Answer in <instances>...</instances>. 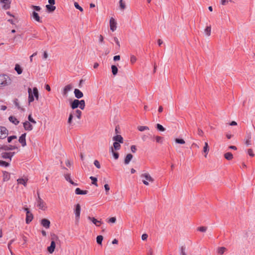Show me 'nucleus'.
Segmentation results:
<instances>
[{
    "instance_id": "1",
    "label": "nucleus",
    "mask_w": 255,
    "mask_h": 255,
    "mask_svg": "<svg viewBox=\"0 0 255 255\" xmlns=\"http://www.w3.org/2000/svg\"><path fill=\"white\" fill-rule=\"evenodd\" d=\"M28 103L30 104L31 102H33L34 100V97L36 100L38 101L39 100V93L38 91L37 88L34 87L33 88V90L32 91L30 88H28Z\"/></svg>"
},
{
    "instance_id": "2",
    "label": "nucleus",
    "mask_w": 255,
    "mask_h": 255,
    "mask_svg": "<svg viewBox=\"0 0 255 255\" xmlns=\"http://www.w3.org/2000/svg\"><path fill=\"white\" fill-rule=\"evenodd\" d=\"M71 107L72 109H76L78 107H79V108L81 110H84L85 107V102L84 100H74L71 103Z\"/></svg>"
},
{
    "instance_id": "3",
    "label": "nucleus",
    "mask_w": 255,
    "mask_h": 255,
    "mask_svg": "<svg viewBox=\"0 0 255 255\" xmlns=\"http://www.w3.org/2000/svg\"><path fill=\"white\" fill-rule=\"evenodd\" d=\"M140 177L142 178L143 183L145 185H148L149 182L152 183L154 181V179L147 172L141 174Z\"/></svg>"
},
{
    "instance_id": "4",
    "label": "nucleus",
    "mask_w": 255,
    "mask_h": 255,
    "mask_svg": "<svg viewBox=\"0 0 255 255\" xmlns=\"http://www.w3.org/2000/svg\"><path fill=\"white\" fill-rule=\"evenodd\" d=\"M82 112L79 110H76L73 111L69 115V118L68 120V123L69 125L72 124V119L74 116L76 117L78 119H80L81 118Z\"/></svg>"
},
{
    "instance_id": "5",
    "label": "nucleus",
    "mask_w": 255,
    "mask_h": 255,
    "mask_svg": "<svg viewBox=\"0 0 255 255\" xmlns=\"http://www.w3.org/2000/svg\"><path fill=\"white\" fill-rule=\"evenodd\" d=\"M58 240L59 238L57 235L55 234H53L52 235H51L52 241L51 242L50 246L49 247H48L47 249L49 253L52 254L54 252L56 247L55 241H57Z\"/></svg>"
},
{
    "instance_id": "6",
    "label": "nucleus",
    "mask_w": 255,
    "mask_h": 255,
    "mask_svg": "<svg viewBox=\"0 0 255 255\" xmlns=\"http://www.w3.org/2000/svg\"><path fill=\"white\" fill-rule=\"evenodd\" d=\"M36 205L39 209L43 211L46 210L47 208L46 203L41 198L38 193L36 199Z\"/></svg>"
},
{
    "instance_id": "7",
    "label": "nucleus",
    "mask_w": 255,
    "mask_h": 255,
    "mask_svg": "<svg viewBox=\"0 0 255 255\" xmlns=\"http://www.w3.org/2000/svg\"><path fill=\"white\" fill-rule=\"evenodd\" d=\"M10 81V79L7 75H0V87L7 86Z\"/></svg>"
},
{
    "instance_id": "8",
    "label": "nucleus",
    "mask_w": 255,
    "mask_h": 255,
    "mask_svg": "<svg viewBox=\"0 0 255 255\" xmlns=\"http://www.w3.org/2000/svg\"><path fill=\"white\" fill-rule=\"evenodd\" d=\"M81 213V206L79 204H77L75 205V209H74V213L75 215V219L76 221L78 222Z\"/></svg>"
},
{
    "instance_id": "9",
    "label": "nucleus",
    "mask_w": 255,
    "mask_h": 255,
    "mask_svg": "<svg viewBox=\"0 0 255 255\" xmlns=\"http://www.w3.org/2000/svg\"><path fill=\"white\" fill-rule=\"evenodd\" d=\"M8 134L7 129L3 127H0V138L3 139Z\"/></svg>"
},
{
    "instance_id": "10",
    "label": "nucleus",
    "mask_w": 255,
    "mask_h": 255,
    "mask_svg": "<svg viewBox=\"0 0 255 255\" xmlns=\"http://www.w3.org/2000/svg\"><path fill=\"white\" fill-rule=\"evenodd\" d=\"M117 22L116 20L113 18L111 17L110 19V29L112 31H115L117 29Z\"/></svg>"
},
{
    "instance_id": "11",
    "label": "nucleus",
    "mask_w": 255,
    "mask_h": 255,
    "mask_svg": "<svg viewBox=\"0 0 255 255\" xmlns=\"http://www.w3.org/2000/svg\"><path fill=\"white\" fill-rule=\"evenodd\" d=\"M0 2L2 4V7L3 9H7L10 7V0H0Z\"/></svg>"
},
{
    "instance_id": "12",
    "label": "nucleus",
    "mask_w": 255,
    "mask_h": 255,
    "mask_svg": "<svg viewBox=\"0 0 255 255\" xmlns=\"http://www.w3.org/2000/svg\"><path fill=\"white\" fill-rule=\"evenodd\" d=\"M23 128L25 130H28V131H31L33 129V126L30 124V122L28 121H25L23 123Z\"/></svg>"
},
{
    "instance_id": "13",
    "label": "nucleus",
    "mask_w": 255,
    "mask_h": 255,
    "mask_svg": "<svg viewBox=\"0 0 255 255\" xmlns=\"http://www.w3.org/2000/svg\"><path fill=\"white\" fill-rule=\"evenodd\" d=\"M87 218L89 220L91 221L94 225H95L97 227L100 226V225L102 224L101 221L98 220L97 219H95L94 217L88 216Z\"/></svg>"
},
{
    "instance_id": "14",
    "label": "nucleus",
    "mask_w": 255,
    "mask_h": 255,
    "mask_svg": "<svg viewBox=\"0 0 255 255\" xmlns=\"http://www.w3.org/2000/svg\"><path fill=\"white\" fill-rule=\"evenodd\" d=\"M26 133L22 134L19 137L18 141L21 144V145L24 147L26 145Z\"/></svg>"
},
{
    "instance_id": "15",
    "label": "nucleus",
    "mask_w": 255,
    "mask_h": 255,
    "mask_svg": "<svg viewBox=\"0 0 255 255\" xmlns=\"http://www.w3.org/2000/svg\"><path fill=\"white\" fill-rule=\"evenodd\" d=\"M72 88H73L72 85L71 84L66 85L64 88L63 90V95L67 97L68 92L72 90Z\"/></svg>"
},
{
    "instance_id": "16",
    "label": "nucleus",
    "mask_w": 255,
    "mask_h": 255,
    "mask_svg": "<svg viewBox=\"0 0 255 255\" xmlns=\"http://www.w3.org/2000/svg\"><path fill=\"white\" fill-rule=\"evenodd\" d=\"M41 224L45 228L48 229L50 227V222L48 219H43L41 220Z\"/></svg>"
},
{
    "instance_id": "17",
    "label": "nucleus",
    "mask_w": 255,
    "mask_h": 255,
    "mask_svg": "<svg viewBox=\"0 0 255 255\" xmlns=\"http://www.w3.org/2000/svg\"><path fill=\"white\" fill-rule=\"evenodd\" d=\"M33 217L32 214L30 211H27L26 213V223L29 224L33 219Z\"/></svg>"
},
{
    "instance_id": "18",
    "label": "nucleus",
    "mask_w": 255,
    "mask_h": 255,
    "mask_svg": "<svg viewBox=\"0 0 255 255\" xmlns=\"http://www.w3.org/2000/svg\"><path fill=\"white\" fill-rule=\"evenodd\" d=\"M74 94L75 96L78 98L80 99L83 97V93L79 89H75L74 90Z\"/></svg>"
},
{
    "instance_id": "19",
    "label": "nucleus",
    "mask_w": 255,
    "mask_h": 255,
    "mask_svg": "<svg viewBox=\"0 0 255 255\" xmlns=\"http://www.w3.org/2000/svg\"><path fill=\"white\" fill-rule=\"evenodd\" d=\"M27 181L28 179L26 178H19L17 180V182L18 184L23 185L25 187L26 186Z\"/></svg>"
},
{
    "instance_id": "20",
    "label": "nucleus",
    "mask_w": 255,
    "mask_h": 255,
    "mask_svg": "<svg viewBox=\"0 0 255 255\" xmlns=\"http://www.w3.org/2000/svg\"><path fill=\"white\" fill-rule=\"evenodd\" d=\"M113 139L116 141L120 143H123L124 142V139L123 137L121 135H117L113 137Z\"/></svg>"
},
{
    "instance_id": "21",
    "label": "nucleus",
    "mask_w": 255,
    "mask_h": 255,
    "mask_svg": "<svg viewBox=\"0 0 255 255\" xmlns=\"http://www.w3.org/2000/svg\"><path fill=\"white\" fill-rule=\"evenodd\" d=\"M133 157V156L130 153H128L127 155V156H126L125 158V160H124V162L126 164H128L129 162L130 161V160L132 159Z\"/></svg>"
},
{
    "instance_id": "22",
    "label": "nucleus",
    "mask_w": 255,
    "mask_h": 255,
    "mask_svg": "<svg viewBox=\"0 0 255 255\" xmlns=\"http://www.w3.org/2000/svg\"><path fill=\"white\" fill-rule=\"evenodd\" d=\"M32 17L35 19L36 21L39 22H42V21L39 16L38 14L35 11H33L32 14Z\"/></svg>"
},
{
    "instance_id": "23",
    "label": "nucleus",
    "mask_w": 255,
    "mask_h": 255,
    "mask_svg": "<svg viewBox=\"0 0 255 255\" xmlns=\"http://www.w3.org/2000/svg\"><path fill=\"white\" fill-rule=\"evenodd\" d=\"M13 154H14V153H11L4 152V153H2V157L3 158H5V159L9 158L10 161L11 159V157L13 155Z\"/></svg>"
},
{
    "instance_id": "24",
    "label": "nucleus",
    "mask_w": 255,
    "mask_h": 255,
    "mask_svg": "<svg viewBox=\"0 0 255 255\" xmlns=\"http://www.w3.org/2000/svg\"><path fill=\"white\" fill-rule=\"evenodd\" d=\"M8 119L10 122L15 125H18L19 123V121L14 116H10Z\"/></svg>"
},
{
    "instance_id": "25",
    "label": "nucleus",
    "mask_w": 255,
    "mask_h": 255,
    "mask_svg": "<svg viewBox=\"0 0 255 255\" xmlns=\"http://www.w3.org/2000/svg\"><path fill=\"white\" fill-rule=\"evenodd\" d=\"M10 178V175L9 173L7 171H4L3 172V180L4 181H7L9 180Z\"/></svg>"
},
{
    "instance_id": "26",
    "label": "nucleus",
    "mask_w": 255,
    "mask_h": 255,
    "mask_svg": "<svg viewBox=\"0 0 255 255\" xmlns=\"http://www.w3.org/2000/svg\"><path fill=\"white\" fill-rule=\"evenodd\" d=\"M88 193L87 190H82L79 188H77L75 190V193L77 195H85Z\"/></svg>"
},
{
    "instance_id": "27",
    "label": "nucleus",
    "mask_w": 255,
    "mask_h": 255,
    "mask_svg": "<svg viewBox=\"0 0 255 255\" xmlns=\"http://www.w3.org/2000/svg\"><path fill=\"white\" fill-rule=\"evenodd\" d=\"M209 151V147L207 142L205 143L204 146L203 147V152L205 153V157H207V155Z\"/></svg>"
},
{
    "instance_id": "28",
    "label": "nucleus",
    "mask_w": 255,
    "mask_h": 255,
    "mask_svg": "<svg viewBox=\"0 0 255 255\" xmlns=\"http://www.w3.org/2000/svg\"><path fill=\"white\" fill-rule=\"evenodd\" d=\"M15 70L16 71L18 74H21L22 72V69L20 66V65L18 64H16L14 68Z\"/></svg>"
},
{
    "instance_id": "29",
    "label": "nucleus",
    "mask_w": 255,
    "mask_h": 255,
    "mask_svg": "<svg viewBox=\"0 0 255 255\" xmlns=\"http://www.w3.org/2000/svg\"><path fill=\"white\" fill-rule=\"evenodd\" d=\"M65 179L69 182L71 184H73V185H77V184L75 183L71 179V177H70V174H65Z\"/></svg>"
},
{
    "instance_id": "30",
    "label": "nucleus",
    "mask_w": 255,
    "mask_h": 255,
    "mask_svg": "<svg viewBox=\"0 0 255 255\" xmlns=\"http://www.w3.org/2000/svg\"><path fill=\"white\" fill-rule=\"evenodd\" d=\"M224 157L226 159H227L228 160H230L233 159V155L232 154V153L228 152L224 154Z\"/></svg>"
},
{
    "instance_id": "31",
    "label": "nucleus",
    "mask_w": 255,
    "mask_h": 255,
    "mask_svg": "<svg viewBox=\"0 0 255 255\" xmlns=\"http://www.w3.org/2000/svg\"><path fill=\"white\" fill-rule=\"evenodd\" d=\"M46 8L47 10L49 12H53L56 9V7L55 6L51 5V4H47L46 5Z\"/></svg>"
},
{
    "instance_id": "32",
    "label": "nucleus",
    "mask_w": 255,
    "mask_h": 255,
    "mask_svg": "<svg viewBox=\"0 0 255 255\" xmlns=\"http://www.w3.org/2000/svg\"><path fill=\"white\" fill-rule=\"evenodd\" d=\"M211 27L210 26H207L206 28L204 30V32L205 34L209 36L211 35Z\"/></svg>"
},
{
    "instance_id": "33",
    "label": "nucleus",
    "mask_w": 255,
    "mask_h": 255,
    "mask_svg": "<svg viewBox=\"0 0 255 255\" xmlns=\"http://www.w3.org/2000/svg\"><path fill=\"white\" fill-rule=\"evenodd\" d=\"M227 249L225 247H220L217 250V252L220 255H223L226 251Z\"/></svg>"
},
{
    "instance_id": "34",
    "label": "nucleus",
    "mask_w": 255,
    "mask_h": 255,
    "mask_svg": "<svg viewBox=\"0 0 255 255\" xmlns=\"http://www.w3.org/2000/svg\"><path fill=\"white\" fill-rule=\"evenodd\" d=\"M13 102H14L15 106L17 108V109L21 110L22 111L24 110V109L20 107L18 99H15L14 100Z\"/></svg>"
},
{
    "instance_id": "35",
    "label": "nucleus",
    "mask_w": 255,
    "mask_h": 255,
    "mask_svg": "<svg viewBox=\"0 0 255 255\" xmlns=\"http://www.w3.org/2000/svg\"><path fill=\"white\" fill-rule=\"evenodd\" d=\"M113 74L116 75L118 71V68L115 65H112L111 67Z\"/></svg>"
},
{
    "instance_id": "36",
    "label": "nucleus",
    "mask_w": 255,
    "mask_h": 255,
    "mask_svg": "<svg viewBox=\"0 0 255 255\" xmlns=\"http://www.w3.org/2000/svg\"><path fill=\"white\" fill-rule=\"evenodd\" d=\"M114 148L115 150H119L121 148V145L120 144V142L115 141L114 143Z\"/></svg>"
},
{
    "instance_id": "37",
    "label": "nucleus",
    "mask_w": 255,
    "mask_h": 255,
    "mask_svg": "<svg viewBox=\"0 0 255 255\" xmlns=\"http://www.w3.org/2000/svg\"><path fill=\"white\" fill-rule=\"evenodd\" d=\"M175 141L176 143L180 144H183L185 143V141L183 139L175 138Z\"/></svg>"
},
{
    "instance_id": "38",
    "label": "nucleus",
    "mask_w": 255,
    "mask_h": 255,
    "mask_svg": "<svg viewBox=\"0 0 255 255\" xmlns=\"http://www.w3.org/2000/svg\"><path fill=\"white\" fill-rule=\"evenodd\" d=\"M137 129L140 131H142L145 130H149V128L147 126H138L137 127Z\"/></svg>"
},
{
    "instance_id": "39",
    "label": "nucleus",
    "mask_w": 255,
    "mask_h": 255,
    "mask_svg": "<svg viewBox=\"0 0 255 255\" xmlns=\"http://www.w3.org/2000/svg\"><path fill=\"white\" fill-rule=\"evenodd\" d=\"M28 122H30L33 124H35L36 123V121L33 119V118L32 117L31 114H30L28 117Z\"/></svg>"
},
{
    "instance_id": "40",
    "label": "nucleus",
    "mask_w": 255,
    "mask_h": 255,
    "mask_svg": "<svg viewBox=\"0 0 255 255\" xmlns=\"http://www.w3.org/2000/svg\"><path fill=\"white\" fill-rule=\"evenodd\" d=\"M156 128H157V129H158L159 130H160L161 131H164L165 130V128L159 124H157L156 125Z\"/></svg>"
},
{
    "instance_id": "41",
    "label": "nucleus",
    "mask_w": 255,
    "mask_h": 255,
    "mask_svg": "<svg viewBox=\"0 0 255 255\" xmlns=\"http://www.w3.org/2000/svg\"><path fill=\"white\" fill-rule=\"evenodd\" d=\"M97 242L98 244H101L102 241L103 240V237L102 236H98L97 237Z\"/></svg>"
},
{
    "instance_id": "42",
    "label": "nucleus",
    "mask_w": 255,
    "mask_h": 255,
    "mask_svg": "<svg viewBox=\"0 0 255 255\" xmlns=\"http://www.w3.org/2000/svg\"><path fill=\"white\" fill-rule=\"evenodd\" d=\"M156 141L158 143H162L163 137L160 136H156L155 137Z\"/></svg>"
},
{
    "instance_id": "43",
    "label": "nucleus",
    "mask_w": 255,
    "mask_h": 255,
    "mask_svg": "<svg viewBox=\"0 0 255 255\" xmlns=\"http://www.w3.org/2000/svg\"><path fill=\"white\" fill-rule=\"evenodd\" d=\"M90 178L91 179V180L92 181V184H94L96 186H98L97 185V178L95 177H93V176H91L90 177Z\"/></svg>"
},
{
    "instance_id": "44",
    "label": "nucleus",
    "mask_w": 255,
    "mask_h": 255,
    "mask_svg": "<svg viewBox=\"0 0 255 255\" xmlns=\"http://www.w3.org/2000/svg\"><path fill=\"white\" fill-rule=\"evenodd\" d=\"M207 227H198L197 230L201 232H205L207 231Z\"/></svg>"
},
{
    "instance_id": "45",
    "label": "nucleus",
    "mask_w": 255,
    "mask_h": 255,
    "mask_svg": "<svg viewBox=\"0 0 255 255\" xmlns=\"http://www.w3.org/2000/svg\"><path fill=\"white\" fill-rule=\"evenodd\" d=\"M116 221V217H112L108 219L107 222L108 223H115Z\"/></svg>"
},
{
    "instance_id": "46",
    "label": "nucleus",
    "mask_w": 255,
    "mask_h": 255,
    "mask_svg": "<svg viewBox=\"0 0 255 255\" xmlns=\"http://www.w3.org/2000/svg\"><path fill=\"white\" fill-rule=\"evenodd\" d=\"M74 6L77 9H78L81 11H83V9L82 8V7H81L77 2H74Z\"/></svg>"
},
{
    "instance_id": "47",
    "label": "nucleus",
    "mask_w": 255,
    "mask_h": 255,
    "mask_svg": "<svg viewBox=\"0 0 255 255\" xmlns=\"http://www.w3.org/2000/svg\"><path fill=\"white\" fill-rule=\"evenodd\" d=\"M130 61L131 64L134 63L136 61V57L134 55H131Z\"/></svg>"
},
{
    "instance_id": "48",
    "label": "nucleus",
    "mask_w": 255,
    "mask_h": 255,
    "mask_svg": "<svg viewBox=\"0 0 255 255\" xmlns=\"http://www.w3.org/2000/svg\"><path fill=\"white\" fill-rule=\"evenodd\" d=\"M0 166H4L6 167L9 166V163L4 161L0 160Z\"/></svg>"
},
{
    "instance_id": "49",
    "label": "nucleus",
    "mask_w": 255,
    "mask_h": 255,
    "mask_svg": "<svg viewBox=\"0 0 255 255\" xmlns=\"http://www.w3.org/2000/svg\"><path fill=\"white\" fill-rule=\"evenodd\" d=\"M180 255H187L185 253V247H182L180 248Z\"/></svg>"
},
{
    "instance_id": "50",
    "label": "nucleus",
    "mask_w": 255,
    "mask_h": 255,
    "mask_svg": "<svg viewBox=\"0 0 255 255\" xmlns=\"http://www.w3.org/2000/svg\"><path fill=\"white\" fill-rule=\"evenodd\" d=\"M111 149H112V152H113V156H114V158L116 159H117L119 158L118 153L114 152V149H113V147L111 148Z\"/></svg>"
},
{
    "instance_id": "51",
    "label": "nucleus",
    "mask_w": 255,
    "mask_h": 255,
    "mask_svg": "<svg viewBox=\"0 0 255 255\" xmlns=\"http://www.w3.org/2000/svg\"><path fill=\"white\" fill-rule=\"evenodd\" d=\"M120 6L122 9H124L126 7L125 4L123 2V0L120 1Z\"/></svg>"
},
{
    "instance_id": "52",
    "label": "nucleus",
    "mask_w": 255,
    "mask_h": 255,
    "mask_svg": "<svg viewBox=\"0 0 255 255\" xmlns=\"http://www.w3.org/2000/svg\"><path fill=\"white\" fill-rule=\"evenodd\" d=\"M104 188L105 189V190H106V195H108L109 194V191L110 190V187L109 186L108 184H106L104 185Z\"/></svg>"
},
{
    "instance_id": "53",
    "label": "nucleus",
    "mask_w": 255,
    "mask_h": 255,
    "mask_svg": "<svg viewBox=\"0 0 255 255\" xmlns=\"http://www.w3.org/2000/svg\"><path fill=\"white\" fill-rule=\"evenodd\" d=\"M94 163L97 168L99 169L101 168L100 163L98 160H95Z\"/></svg>"
},
{
    "instance_id": "54",
    "label": "nucleus",
    "mask_w": 255,
    "mask_h": 255,
    "mask_svg": "<svg viewBox=\"0 0 255 255\" xmlns=\"http://www.w3.org/2000/svg\"><path fill=\"white\" fill-rule=\"evenodd\" d=\"M16 136L15 135H12L8 137L7 138V141L8 142H10L12 139H16Z\"/></svg>"
},
{
    "instance_id": "55",
    "label": "nucleus",
    "mask_w": 255,
    "mask_h": 255,
    "mask_svg": "<svg viewBox=\"0 0 255 255\" xmlns=\"http://www.w3.org/2000/svg\"><path fill=\"white\" fill-rule=\"evenodd\" d=\"M230 0H221V3L222 5H226L229 1H230Z\"/></svg>"
},
{
    "instance_id": "56",
    "label": "nucleus",
    "mask_w": 255,
    "mask_h": 255,
    "mask_svg": "<svg viewBox=\"0 0 255 255\" xmlns=\"http://www.w3.org/2000/svg\"><path fill=\"white\" fill-rule=\"evenodd\" d=\"M248 154L251 156L253 157L254 156V153L253 152V151L252 149H249L248 150Z\"/></svg>"
},
{
    "instance_id": "57",
    "label": "nucleus",
    "mask_w": 255,
    "mask_h": 255,
    "mask_svg": "<svg viewBox=\"0 0 255 255\" xmlns=\"http://www.w3.org/2000/svg\"><path fill=\"white\" fill-rule=\"evenodd\" d=\"M130 149L133 153H135L136 151V147L135 145H133L131 146Z\"/></svg>"
},
{
    "instance_id": "58",
    "label": "nucleus",
    "mask_w": 255,
    "mask_h": 255,
    "mask_svg": "<svg viewBox=\"0 0 255 255\" xmlns=\"http://www.w3.org/2000/svg\"><path fill=\"white\" fill-rule=\"evenodd\" d=\"M114 41H115V42L116 43V44H117V45L118 46V47H120V41H119L118 39L116 37H115L114 38Z\"/></svg>"
},
{
    "instance_id": "59",
    "label": "nucleus",
    "mask_w": 255,
    "mask_h": 255,
    "mask_svg": "<svg viewBox=\"0 0 255 255\" xmlns=\"http://www.w3.org/2000/svg\"><path fill=\"white\" fill-rule=\"evenodd\" d=\"M32 7L33 8V9L36 11H39L41 9V8L40 6H35V5H33L32 6Z\"/></svg>"
},
{
    "instance_id": "60",
    "label": "nucleus",
    "mask_w": 255,
    "mask_h": 255,
    "mask_svg": "<svg viewBox=\"0 0 255 255\" xmlns=\"http://www.w3.org/2000/svg\"><path fill=\"white\" fill-rule=\"evenodd\" d=\"M148 237V236L147 234H144L142 235L141 236V239L142 240L144 241V240H146L147 239Z\"/></svg>"
},
{
    "instance_id": "61",
    "label": "nucleus",
    "mask_w": 255,
    "mask_h": 255,
    "mask_svg": "<svg viewBox=\"0 0 255 255\" xmlns=\"http://www.w3.org/2000/svg\"><path fill=\"white\" fill-rule=\"evenodd\" d=\"M147 255H153V250L151 248L148 249Z\"/></svg>"
},
{
    "instance_id": "62",
    "label": "nucleus",
    "mask_w": 255,
    "mask_h": 255,
    "mask_svg": "<svg viewBox=\"0 0 255 255\" xmlns=\"http://www.w3.org/2000/svg\"><path fill=\"white\" fill-rule=\"evenodd\" d=\"M120 60V55H116L114 57V61H118Z\"/></svg>"
},
{
    "instance_id": "63",
    "label": "nucleus",
    "mask_w": 255,
    "mask_h": 255,
    "mask_svg": "<svg viewBox=\"0 0 255 255\" xmlns=\"http://www.w3.org/2000/svg\"><path fill=\"white\" fill-rule=\"evenodd\" d=\"M198 133L200 136H203V131L201 129H198Z\"/></svg>"
},
{
    "instance_id": "64",
    "label": "nucleus",
    "mask_w": 255,
    "mask_h": 255,
    "mask_svg": "<svg viewBox=\"0 0 255 255\" xmlns=\"http://www.w3.org/2000/svg\"><path fill=\"white\" fill-rule=\"evenodd\" d=\"M48 54L46 51H44L43 53V58L46 59L48 57Z\"/></svg>"
}]
</instances>
